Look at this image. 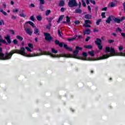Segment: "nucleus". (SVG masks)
<instances>
[{
  "mask_svg": "<svg viewBox=\"0 0 125 125\" xmlns=\"http://www.w3.org/2000/svg\"><path fill=\"white\" fill-rule=\"evenodd\" d=\"M15 53L21 54V55L27 57V53L25 52V48L21 47L20 50L14 49L10 52L6 51L4 54L2 52H0V60H10L12 58V56Z\"/></svg>",
  "mask_w": 125,
  "mask_h": 125,
  "instance_id": "nucleus-1",
  "label": "nucleus"
},
{
  "mask_svg": "<svg viewBox=\"0 0 125 125\" xmlns=\"http://www.w3.org/2000/svg\"><path fill=\"white\" fill-rule=\"evenodd\" d=\"M42 55H50L51 57L56 58L59 57V55L52 54V53L49 51H45L44 53H39L37 54L33 53L27 54V57H35L36 56H41Z\"/></svg>",
  "mask_w": 125,
  "mask_h": 125,
  "instance_id": "nucleus-2",
  "label": "nucleus"
},
{
  "mask_svg": "<svg viewBox=\"0 0 125 125\" xmlns=\"http://www.w3.org/2000/svg\"><path fill=\"white\" fill-rule=\"evenodd\" d=\"M79 50H83V48L79 46H76V50L73 52V54L76 56H74V55L72 54H69L67 55V57H70L71 58H77V55H78Z\"/></svg>",
  "mask_w": 125,
  "mask_h": 125,
  "instance_id": "nucleus-3",
  "label": "nucleus"
},
{
  "mask_svg": "<svg viewBox=\"0 0 125 125\" xmlns=\"http://www.w3.org/2000/svg\"><path fill=\"white\" fill-rule=\"evenodd\" d=\"M78 5L77 0H69L68 3V5L69 7H77Z\"/></svg>",
  "mask_w": 125,
  "mask_h": 125,
  "instance_id": "nucleus-4",
  "label": "nucleus"
},
{
  "mask_svg": "<svg viewBox=\"0 0 125 125\" xmlns=\"http://www.w3.org/2000/svg\"><path fill=\"white\" fill-rule=\"evenodd\" d=\"M125 19V17H122L120 19H119V18H115V17H114L113 18V20L114 21L115 23H117L118 24H120V23H121L122 21H124Z\"/></svg>",
  "mask_w": 125,
  "mask_h": 125,
  "instance_id": "nucleus-5",
  "label": "nucleus"
},
{
  "mask_svg": "<svg viewBox=\"0 0 125 125\" xmlns=\"http://www.w3.org/2000/svg\"><path fill=\"white\" fill-rule=\"evenodd\" d=\"M92 23L91 22V21L89 20H86L84 21V24H83V26L85 27V28H90Z\"/></svg>",
  "mask_w": 125,
  "mask_h": 125,
  "instance_id": "nucleus-6",
  "label": "nucleus"
},
{
  "mask_svg": "<svg viewBox=\"0 0 125 125\" xmlns=\"http://www.w3.org/2000/svg\"><path fill=\"white\" fill-rule=\"evenodd\" d=\"M44 35L45 37V41H48V42H51L52 40V37L50 36V34L48 33H44Z\"/></svg>",
  "mask_w": 125,
  "mask_h": 125,
  "instance_id": "nucleus-7",
  "label": "nucleus"
},
{
  "mask_svg": "<svg viewBox=\"0 0 125 125\" xmlns=\"http://www.w3.org/2000/svg\"><path fill=\"white\" fill-rule=\"evenodd\" d=\"M66 21H62V24H68V25H71V18H70V17L66 16Z\"/></svg>",
  "mask_w": 125,
  "mask_h": 125,
  "instance_id": "nucleus-8",
  "label": "nucleus"
},
{
  "mask_svg": "<svg viewBox=\"0 0 125 125\" xmlns=\"http://www.w3.org/2000/svg\"><path fill=\"white\" fill-rule=\"evenodd\" d=\"M24 30L26 32V34H27V35H29V36H32V35H33V31L31 30V28L29 27H25L24 28Z\"/></svg>",
  "mask_w": 125,
  "mask_h": 125,
  "instance_id": "nucleus-9",
  "label": "nucleus"
},
{
  "mask_svg": "<svg viewBox=\"0 0 125 125\" xmlns=\"http://www.w3.org/2000/svg\"><path fill=\"white\" fill-rule=\"evenodd\" d=\"M55 44L56 45H59L60 47H63V44H64V42H60L59 41L56 40L55 41Z\"/></svg>",
  "mask_w": 125,
  "mask_h": 125,
  "instance_id": "nucleus-10",
  "label": "nucleus"
},
{
  "mask_svg": "<svg viewBox=\"0 0 125 125\" xmlns=\"http://www.w3.org/2000/svg\"><path fill=\"white\" fill-rule=\"evenodd\" d=\"M110 57V55L108 54L104 55L102 57H100L98 59V60H102L103 59H107V58H109Z\"/></svg>",
  "mask_w": 125,
  "mask_h": 125,
  "instance_id": "nucleus-11",
  "label": "nucleus"
},
{
  "mask_svg": "<svg viewBox=\"0 0 125 125\" xmlns=\"http://www.w3.org/2000/svg\"><path fill=\"white\" fill-rule=\"evenodd\" d=\"M95 43L97 45H98L99 44H102V41H101V39L99 38H97L96 41H95Z\"/></svg>",
  "mask_w": 125,
  "mask_h": 125,
  "instance_id": "nucleus-12",
  "label": "nucleus"
},
{
  "mask_svg": "<svg viewBox=\"0 0 125 125\" xmlns=\"http://www.w3.org/2000/svg\"><path fill=\"white\" fill-rule=\"evenodd\" d=\"M91 33V30L88 28H86L83 32L84 35H89Z\"/></svg>",
  "mask_w": 125,
  "mask_h": 125,
  "instance_id": "nucleus-13",
  "label": "nucleus"
},
{
  "mask_svg": "<svg viewBox=\"0 0 125 125\" xmlns=\"http://www.w3.org/2000/svg\"><path fill=\"white\" fill-rule=\"evenodd\" d=\"M113 17L112 16H109L108 18L106 20L105 22L106 23H107V24H110L111 23V21H112V18Z\"/></svg>",
  "mask_w": 125,
  "mask_h": 125,
  "instance_id": "nucleus-14",
  "label": "nucleus"
},
{
  "mask_svg": "<svg viewBox=\"0 0 125 125\" xmlns=\"http://www.w3.org/2000/svg\"><path fill=\"white\" fill-rule=\"evenodd\" d=\"M5 39L9 44L11 43V40H10V36L9 35H7V36L5 37Z\"/></svg>",
  "mask_w": 125,
  "mask_h": 125,
  "instance_id": "nucleus-15",
  "label": "nucleus"
},
{
  "mask_svg": "<svg viewBox=\"0 0 125 125\" xmlns=\"http://www.w3.org/2000/svg\"><path fill=\"white\" fill-rule=\"evenodd\" d=\"M63 47L66 49V50H69V51H72L73 49L71 47H68V45L67 44H63Z\"/></svg>",
  "mask_w": 125,
  "mask_h": 125,
  "instance_id": "nucleus-16",
  "label": "nucleus"
},
{
  "mask_svg": "<svg viewBox=\"0 0 125 125\" xmlns=\"http://www.w3.org/2000/svg\"><path fill=\"white\" fill-rule=\"evenodd\" d=\"M115 56H125V53H117L115 52Z\"/></svg>",
  "mask_w": 125,
  "mask_h": 125,
  "instance_id": "nucleus-17",
  "label": "nucleus"
},
{
  "mask_svg": "<svg viewBox=\"0 0 125 125\" xmlns=\"http://www.w3.org/2000/svg\"><path fill=\"white\" fill-rule=\"evenodd\" d=\"M25 24H29V25H30V26H32V27H33V28H35V27H36V25H35V23L31 21L26 22Z\"/></svg>",
  "mask_w": 125,
  "mask_h": 125,
  "instance_id": "nucleus-18",
  "label": "nucleus"
},
{
  "mask_svg": "<svg viewBox=\"0 0 125 125\" xmlns=\"http://www.w3.org/2000/svg\"><path fill=\"white\" fill-rule=\"evenodd\" d=\"M34 34L35 35L40 36V30H39V28H35L34 29Z\"/></svg>",
  "mask_w": 125,
  "mask_h": 125,
  "instance_id": "nucleus-19",
  "label": "nucleus"
},
{
  "mask_svg": "<svg viewBox=\"0 0 125 125\" xmlns=\"http://www.w3.org/2000/svg\"><path fill=\"white\" fill-rule=\"evenodd\" d=\"M77 38H78V35H76L74 38L68 39L67 41L68 42H74V41H75L77 39Z\"/></svg>",
  "mask_w": 125,
  "mask_h": 125,
  "instance_id": "nucleus-20",
  "label": "nucleus"
},
{
  "mask_svg": "<svg viewBox=\"0 0 125 125\" xmlns=\"http://www.w3.org/2000/svg\"><path fill=\"white\" fill-rule=\"evenodd\" d=\"M59 5L61 7L64 6V5H65V2H64V0H61L59 3Z\"/></svg>",
  "mask_w": 125,
  "mask_h": 125,
  "instance_id": "nucleus-21",
  "label": "nucleus"
},
{
  "mask_svg": "<svg viewBox=\"0 0 125 125\" xmlns=\"http://www.w3.org/2000/svg\"><path fill=\"white\" fill-rule=\"evenodd\" d=\"M63 18H64V15L60 16L59 18V20L57 21V23H60V21H62V20H63Z\"/></svg>",
  "mask_w": 125,
  "mask_h": 125,
  "instance_id": "nucleus-22",
  "label": "nucleus"
},
{
  "mask_svg": "<svg viewBox=\"0 0 125 125\" xmlns=\"http://www.w3.org/2000/svg\"><path fill=\"white\" fill-rule=\"evenodd\" d=\"M92 16L90 15V14H86L84 16V19H91Z\"/></svg>",
  "mask_w": 125,
  "mask_h": 125,
  "instance_id": "nucleus-23",
  "label": "nucleus"
},
{
  "mask_svg": "<svg viewBox=\"0 0 125 125\" xmlns=\"http://www.w3.org/2000/svg\"><path fill=\"white\" fill-rule=\"evenodd\" d=\"M75 11V13L81 14L82 13V12H83V11L82 10V9H80V8L76 9Z\"/></svg>",
  "mask_w": 125,
  "mask_h": 125,
  "instance_id": "nucleus-24",
  "label": "nucleus"
},
{
  "mask_svg": "<svg viewBox=\"0 0 125 125\" xmlns=\"http://www.w3.org/2000/svg\"><path fill=\"white\" fill-rule=\"evenodd\" d=\"M38 21H42V16H41V15H38L37 17H36Z\"/></svg>",
  "mask_w": 125,
  "mask_h": 125,
  "instance_id": "nucleus-25",
  "label": "nucleus"
},
{
  "mask_svg": "<svg viewBox=\"0 0 125 125\" xmlns=\"http://www.w3.org/2000/svg\"><path fill=\"white\" fill-rule=\"evenodd\" d=\"M16 38L17 39V40H19V41H21V42H22V41H23V37H22V36L18 35L17 36Z\"/></svg>",
  "mask_w": 125,
  "mask_h": 125,
  "instance_id": "nucleus-26",
  "label": "nucleus"
},
{
  "mask_svg": "<svg viewBox=\"0 0 125 125\" xmlns=\"http://www.w3.org/2000/svg\"><path fill=\"white\" fill-rule=\"evenodd\" d=\"M39 9L41 10V11H43V10H44V7H43L42 4H40Z\"/></svg>",
  "mask_w": 125,
  "mask_h": 125,
  "instance_id": "nucleus-27",
  "label": "nucleus"
},
{
  "mask_svg": "<svg viewBox=\"0 0 125 125\" xmlns=\"http://www.w3.org/2000/svg\"><path fill=\"white\" fill-rule=\"evenodd\" d=\"M51 50H52V53H54L55 54H56L57 53H58V51L55 50L54 49V48H51Z\"/></svg>",
  "mask_w": 125,
  "mask_h": 125,
  "instance_id": "nucleus-28",
  "label": "nucleus"
},
{
  "mask_svg": "<svg viewBox=\"0 0 125 125\" xmlns=\"http://www.w3.org/2000/svg\"><path fill=\"white\" fill-rule=\"evenodd\" d=\"M85 48H87L88 49H91L92 48V45H88L84 46Z\"/></svg>",
  "mask_w": 125,
  "mask_h": 125,
  "instance_id": "nucleus-29",
  "label": "nucleus"
},
{
  "mask_svg": "<svg viewBox=\"0 0 125 125\" xmlns=\"http://www.w3.org/2000/svg\"><path fill=\"white\" fill-rule=\"evenodd\" d=\"M109 6L110 7H115V6H116V4H115V3L113 2H111L110 3Z\"/></svg>",
  "mask_w": 125,
  "mask_h": 125,
  "instance_id": "nucleus-30",
  "label": "nucleus"
},
{
  "mask_svg": "<svg viewBox=\"0 0 125 125\" xmlns=\"http://www.w3.org/2000/svg\"><path fill=\"white\" fill-rule=\"evenodd\" d=\"M51 12V11L50 10H47L46 11L45 15H46V16H48V15L50 14Z\"/></svg>",
  "mask_w": 125,
  "mask_h": 125,
  "instance_id": "nucleus-31",
  "label": "nucleus"
},
{
  "mask_svg": "<svg viewBox=\"0 0 125 125\" xmlns=\"http://www.w3.org/2000/svg\"><path fill=\"white\" fill-rule=\"evenodd\" d=\"M0 12H1L2 13H3V14H4V15L6 16L7 15V13L5 12L4 11H3V10L0 9Z\"/></svg>",
  "mask_w": 125,
  "mask_h": 125,
  "instance_id": "nucleus-32",
  "label": "nucleus"
},
{
  "mask_svg": "<svg viewBox=\"0 0 125 125\" xmlns=\"http://www.w3.org/2000/svg\"><path fill=\"white\" fill-rule=\"evenodd\" d=\"M88 53V54H90V55L92 56V57H93V56H94V53L93 52V51H89Z\"/></svg>",
  "mask_w": 125,
  "mask_h": 125,
  "instance_id": "nucleus-33",
  "label": "nucleus"
},
{
  "mask_svg": "<svg viewBox=\"0 0 125 125\" xmlns=\"http://www.w3.org/2000/svg\"><path fill=\"white\" fill-rule=\"evenodd\" d=\"M108 42L109 43V44H111V43H113V42H115V41L114 40H108Z\"/></svg>",
  "mask_w": 125,
  "mask_h": 125,
  "instance_id": "nucleus-34",
  "label": "nucleus"
},
{
  "mask_svg": "<svg viewBox=\"0 0 125 125\" xmlns=\"http://www.w3.org/2000/svg\"><path fill=\"white\" fill-rule=\"evenodd\" d=\"M101 19L98 20L96 21V25L98 26L100 24V22H101Z\"/></svg>",
  "mask_w": 125,
  "mask_h": 125,
  "instance_id": "nucleus-35",
  "label": "nucleus"
},
{
  "mask_svg": "<svg viewBox=\"0 0 125 125\" xmlns=\"http://www.w3.org/2000/svg\"><path fill=\"white\" fill-rule=\"evenodd\" d=\"M28 46L29 48H34V45H33L32 43H28Z\"/></svg>",
  "mask_w": 125,
  "mask_h": 125,
  "instance_id": "nucleus-36",
  "label": "nucleus"
},
{
  "mask_svg": "<svg viewBox=\"0 0 125 125\" xmlns=\"http://www.w3.org/2000/svg\"><path fill=\"white\" fill-rule=\"evenodd\" d=\"M98 45V48L100 50H102V49H103V46H102V45L99 44V45Z\"/></svg>",
  "mask_w": 125,
  "mask_h": 125,
  "instance_id": "nucleus-37",
  "label": "nucleus"
},
{
  "mask_svg": "<svg viewBox=\"0 0 125 125\" xmlns=\"http://www.w3.org/2000/svg\"><path fill=\"white\" fill-rule=\"evenodd\" d=\"M25 49L28 51V52H32V50L31 49V48H29V47L26 46Z\"/></svg>",
  "mask_w": 125,
  "mask_h": 125,
  "instance_id": "nucleus-38",
  "label": "nucleus"
},
{
  "mask_svg": "<svg viewBox=\"0 0 125 125\" xmlns=\"http://www.w3.org/2000/svg\"><path fill=\"white\" fill-rule=\"evenodd\" d=\"M9 31L10 32V34H11L12 35H15V32H14V30L9 29Z\"/></svg>",
  "mask_w": 125,
  "mask_h": 125,
  "instance_id": "nucleus-39",
  "label": "nucleus"
},
{
  "mask_svg": "<svg viewBox=\"0 0 125 125\" xmlns=\"http://www.w3.org/2000/svg\"><path fill=\"white\" fill-rule=\"evenodd\" d=\"M82 5L84 6V7H85L86 6V4L85 3V2L83 0H82Z\"/></svg>",
  "mask_w": 125,
  "mask_h": 125,
  "instance_id": "nucleus-40",
  "label": "nucleus"
},
{
  "mask_svg": "<svg viewBox=\"0 0 125 125\" xmlns=\"http://www.w3.org/2000/svg\"><path fill=\"white\" fill-rule=\"evenodd\" d=\"M51 27V24H48L46 25V28L47 30H50V28Z\"/></svg>",
  "mask_w": 125,
  "mask_h": 125,
  "instance_id": "nucleus-41",
  "label": "nucleus"
},
{
  "mask_svg": "<svg viewBox=\"0 0 125 125\" xmlns=\"http://www.w3.org/2000/svg\"><path fill=\"white\" fill-rule=\"evenodd\" d=\"M13 42L14 44H18V41H17V40L16 39L14 40Z\"/></svg>",
  "mask_w": 125,
  "mask_h": 125,
  "instance_id": "nucleus-42",
  "label": "nucleus"
},
{
  "mask_svg": "<svg viewBox=\"0 0 125 125\" xmlns=\"http://www.w3.org/2000/svg\"><path fill=\"white\" fill-rule=\"evenodd\" d=\"M52 20H53V18H49V19L48 21V22L49 24H51V21H52Z\"/></svg>",
  "mask_w": 125,
  "mask_h": 125,
  "instance_id": "nucleus-43",
  "label": "nucleus"
},
{
  "mask_svg": "<svg viewBox=\"0 0 125 125\" xmlns=\"http://www.w3.org/2000/svg\"><path fill=\"white\" fill-rule=\"evenodd\" d=\"M20 17H23V18H25L26 17V15L24 14V13H21L20 14Z\"/></svg>",
  "mask_w": 125,
  "mask_h": 125,
  "instance_id": "nucleus-44",
  "label": "nucleus"
},
{
  "mask_svg": "<svg viewBox=\"0 0 125 125\" xmlns=\"http://www.w3.org/2000/svg\"><path fill=\"white\" fill-rule=\"evenodd\" d=\"M40 1V4H44L45 3V1L44 0H38Z\"/></svg>",
  "mask_w": 125,
  "mask_h": 125,
  "instance_id": "nucleus-45",
  "label": "nucleus"
},
{
  "mask_svg": "<svg viewBox=\"0 0 125 125\" xmlns=\"http://www.w3.org/2000/svg\"><path fill=\"white\" fill-rule=\"evenodd\" d=\"M83 57H87V53L86 52H83L82 54Z\"/></svg>",
  "mask_w": 125,
  "mask_h": 125,
  "instance_id": "nucleus-46",
  "label": "nucleus"
},
{
  "mask_svg": "<svg viewBox=\"0 0 125 125\" xmlns=\"http://www.w3.org/2000/svg\"><path fill=\"white\" fill-rule=\"evenodd\" d=\"M1 25H4V21H3V20H1L0 21V26H1Z\"/></svg>",
  "mask_w": 125,
  "mask_h": 125,
  "instance_id": "nucleus-47",
  "label": "nucleus"
},
{
  "mask_svg": "<svg viewBox=\"0 0 125 125\" xmlns=\"http://www.w3.org/2000/svg\"><path fill=\"white\" fill-rule=\"evenodd\" d=\"M118 48H119V51H122V50H123L124 49V47H123V46H119L118 47Z\"/></svg>",
  "mask_w": 125,
  "mask_h": 125,
  "instance_id": "nucleus-48",
  "label": "nucleus"
},
{
  "mask_svg": "<svg viewBox=\"0 0 125 125\" xmlns=\"http://www.w3.org/2000/svg\"><path fill=\"white\" fill-rule=\"evenodd\" d=\"M101 16L102 18H106V16H105V12L102 13Z\"/></svg>",
  "mask_w": 125,
  "mask_h": 125,
  "instance_id": "nucleus-49",
  "label": "nucleus"
},
{
  "mask_svg": "<svg viewBox=\"0 0 125 125\" xmlns=\"http://www.w3.org/2000/svg\"><path fill=\"white\" fill-rule=\"evenodd\" d=\"M74 23H75V25H79V24H80V22L79 21H74Z\"/></svg>",
  "mask_w": 125,
  "mask_h": 125,
  "instance_id": "nucleus-50",
  "label": "nucleus"
},
{
  "mask_svg": "<svg viewBox=\"0 0 125 125\" xmlns=\"http://www.w3.org/2000/svg\"><path fill=\"white\" fill-rule=\"evenodd\" d=\"M90 1L91 2V3H93V4H94V5H95V4H96V3L93 0H90Z\"/></svg>",
  "mask_w": 125,
  "mask_h": 125,
  "instance_id": "nucleus-51",
  "label": "nucleus"
},
{
  "mask_svg": "<svg viewBox=\"0 0 125 125\" xmlns=\"http://www.w3.org/2000/svg\"><path fill=\"white\" fill-rule=\"evenodd\" d=\"M30 20H31V21H35V17H34V16H32L31 17H30Z\"/></svg>",
  "mask_w": 125,
  "mask_h": 125,
  "instance_id": "nucleus-52",
  "label": "nucleus"
},
{
  "mask_svg": "<svg viewBox=\"0 0 125 125\" xmlns=\"http://www.w3.org/2000/svg\"><path fill=\"white\" fill-rule=\"evenodd\" d=\"M122 31H123L121 28H120L119 27L117 28L116 29V32H122Z\"/></svg>",
  "mask_w": 125,
  "mask_h": 125,
  "instance_id": "nucleus-53",
  "label": "nucleus"
},
{
  "mask_svg": "<svg viewBox=\"0 0 125 125\" xmlns=\"http://www.w3.org/2000/svg\"><path fill=\"white\" fill-rule=\"evenodd\" d=\"M17 18V17L14 16V15H13L11 17V19H13V20H15V19H16Z\"/></svg>",
  "mask_w": 125,
  "mask_h": 125,
  "instance_id": "nucleus-54",
  "label": "nucleus"
},
{
  "mask_svg": "<svg viewBox=\"0 0 125 125\" xmlns=\"http://www.w3.org/2000/svg\"><path fill=\"white\" fill-rule=\"evenodd\" d=\"M89 40H90V37L88 36L87 37V38L85 39V42H88V41H89Z\"/></svg>",
  "mask_w": 125,
  "mask_h": 125,
  "instance_id": "nucleus-55",
  "label": "nucleus"
},
{
  "mask_svg": "<svg viewBox=\"0 0 125 125\" xmlns=\"http://www.w3.org/2000/svg\"><path fill=\"white\" fill-rule=\"evenodd\" d=\"M102 11H107V7H105L101 9Z\"/></svg>",
  "mask_w": 125,
  "mask_h": 125,
  "instance_id": "nucleus-56",
  "label": "nucleus"
},
{
  "mask_svg": "<svg viewBox=\"0 0 125 125\" xmlns=\"http://www.w3.org/2000/svg\"><path fill=\"white\" fill-rule=\"evenodd\" d=\"M58 33L59 35H60V37H62V35H61L62 32H61V31H60V30H59L58 31Z\"/></svg>",
  "mask_w": 125,
  "mask_h": 125,
  "instance_id": "nucleus-57",
  "label": "nucleus"
},
{
  "mask_svg": "<svg viewBox=\"0 0 125 125\" xmlns=\"http://www.w3.org/2000/svg\"><path fill=\"white\" fill-rule=\"evenodd\" d=\"M93 32L94 33H97V32H99V30H98L97 28H94L93 29Z\"/></svg>",
  "mask_w": 125,
  "mask_h": 125,
  "instance_id": "nucleus-58",
  "label": "nucleus"
},
{
  "mask_svg": "<svg viewBox=\"0 0 125 125\" xmlns=\"http://www.w3.org/2000/svg\"><path fill=\"white\" fill-rule=\"evenodd\" d=\"M88 10H89V11L90 12H91V7H90V6L88 5L87 7Z\"/></svg>",
  "mask_w": 125,
  "mask_h": 125,
  "instance_id": "nucleus-59",
  "label": "nucleus"
},
{
  "mask_svg": "<svg viewBox=\"0 0 125 125\" xmlns=\"http://www.w3.org/2000/svg\"><path fill=\"white\" fill-rule=\"evenodd\" d=\"M121 36H122L123 39H125V33H121Z\"/></svg>",
  "mask_w": 125,
  "mask_h": 125,
  "instance_id": "nucleus-60",
  "label": "nucleus"
},
{
  "mask_svg": "<svg viewBox=\"0 0 125 125\" xmlns=\"http://www.w3.org/2000/svg\"><path fill=\"white\" fill-rule=\"evenodd\" d=\"M18 11H19V9H16L15 10H13V12H18Z\"/></svg>",
  "mask_w": 125,
  "mask_h": 125,
  "instance_id": "nucleus-61",
  "label": "nucleus"
},
{
  "mask_svg": "<svg viewBox=\"0 0 125 125\" xmlns=\"http://www.w3.org/2000/svg\"><path fill=\"white\" fill-rule=\"evenodd\" d=\"M61 12H64V11H65V8L63 7L61 8Z\"/></svg>",
  "mask_w": 125,
  "mask_h": 125,
  "instance_id": "nucleus-62",
  "label": "nucleus"
},
{
  "mask_svg": "<svg viewBox=\"0 0 125 125\" xmlns=\"http://www.w3.org/2000/svg\"><path fill=\"white\" fill-rule=\"evenodd\" d=\"M29 7H35V4H34L33 3L30 4Z\"/></svg>",
  "mask_w": 125,
  "mask_h": 125,
  "instance_id": "nucleus-63",
  "label": "nucleus"
},
{
  "mask_svg": "<svg viewBox=\"0 0 125 125\" xmlns=\"http://www.w3.org/2000/svg\"><path fill=\"white\" fill-rule=\"evenodd\" d=\"M78 39L79 40H81V39H83V36H82V35H78Z\"/></svg>",
  "mask_w": 125,
  "mask_h": 125,
  "instance_id": "nucleus-64",
  "label": "nucleus"
}]
</instances>
